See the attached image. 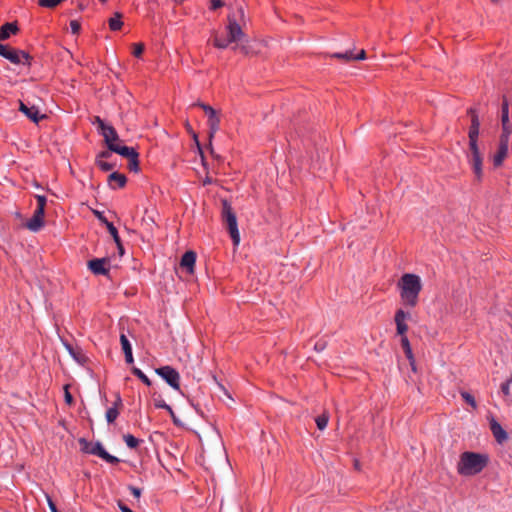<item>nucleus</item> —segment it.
Returning <instances> with one entry per match:
<instances>
[{
	"instance_id": "33",
	"label": "nucleus",
	"mask_w": 512,
	"mask_h": 512,
	"mask_svg": "<svg viewBox=\"0 0 512 512\" xmlns=\"http://www.w3.org/2000/svg\"><path fill=\"white\" fill-rule=\"evenodd\" d=\"M70 356L79 365H84L87 361V354H70Z\"/></svg>"
},
{
	"instance_id": "16",
	"label": "nucleus",
	"mask_w": 512,
	"mask_h": 512,
	"mask_svg": "<svg viewBox=\"0 0 512 512\" xmlns=\"http://www.w3.org/2000/svg\"><path fill=\"white\" fill-rule=\"evenodd\" d=\"M490 429L498 443H503L505 440H507L508 435L506 431L502 428L500 423H498L494 418H492L490 421Z\"/></svg>"
},
{
	"instance_id": "55",
	"label": "nucleus",
	"mask_w": 512,
	"mask_h": 512,
	"mask_svg": "<svg viewBox=\"0 0 512 512\" xmlns=\"http://www.w3.org/2000/svg\"><path fill=\"white\" fill-rule=\"evenodd\" d=\"M225 461L230 465V463H229V461H228V458H227V457L225 458Z\"/></svg>"
},
{
	"instance_id": "35",
	"label": "nucleus",
	"mask_w": 512,
	"mask_h": 512,
	"mask_svg": "<svg viewBox=\"0 0 512 512\" xmlns=\"http://www.w3.org/2000/svg\"><path fill=\"white\" fill-rule=\"evenodd\" d=\"M199 106L204 110L208 118H213L216 116V111L212 107L205 104H199Z\"/></svg>"
},
{
	"instance_id": "50",
	"label": "nucleus",
	"mask_w": 512,
	"mask_h": 512,
	"mask_svg": "<svg viewBox=\"0 0 512 512\" xmlns=\"http://www.w3.org/2000/svg\"><path fill=\"white\" fill-rule=\"evenodd\" d=\"M94 123H97L98 124V128L99 130L101 131V123H105L100 117H96L95 118V122Z\"/></svg>"
},
{
	"instance_id": "14",
	"label": "nucleus",
	"mask_w": 512,
	"mask_h": 512,
	"mask_svg": "<svg viewBox=\"0 0 512 512\" xmlns=\"http://www.w3.org/2000/svg\"><path fill=\"white\" fill-rule=\"evenodd\" d=\"M195 262L196 253L193 251H187L181 257L180 267L184 269L187 273L193 274Z\"/></svg>"
},
{
	"instance_id": "34",
	"label": "nucleus",
	"mask_w": 512,
	"mask_h": 512,
	"mask_svg": "<svg viewBox=\"0 0 512 512\" xmlns=\"http://www.w3.org/2000/svg\"><path fill=\"white\" fill-rule=\"evenodd\" d=\"M512 383V376L501 385V392L504 396H508L510 394V385Z\"/></svg>"
},
{
	"instance_id": "30",
	"label": "nucleus",
	"mask_w": 512,
	"mask_h": 512,
	"mask_svg": "<svg viewBox=\"0 0 512 512\" xmlns=\"http://www.w3.org/2000/svg\"><path fill=\"white\" fill-rule=\"evenodd\" d=\"M138 157L139 156H135V157L128 159L129 160L128 168L130 171L135 172V173H137L140 170Z\"/></svg>"
},
{
	"instance_id": "53",
	"label": "nucleus",
	"mask_w": 512,
	"mask_h": 512,
	"mask_svg": "<svg viewBox=\"0 0 512 512\" xmlns=\"http://www.w3.org/2000/svg\"><path fill=\"white\" fill-rule=\"evenodd\" d=\"M225 395H226V397H228L229 399L233 400V399L231 398V396L228 394V392H227V391L225 392Z\"/></svg>"
},
{
	"instance_id": "20",
	"label": "nucleus",
	"mask_w": 512,
	"mask_h": 512,
	"mask_svg": "<svg viewBox=\"0 0 512 512\" xmlns=\"http://www.w3.org/2000/svg\"><path fill=\"white\" fill-rule=\"evenodd\" d=\"M122 403L120 395H117L116 402L113 407H110L106 411V420L108 423H113L119 415L117 406Z\"/></svg>"
},
{
	"instance_id": "41",
	"label": "nucleus",
	"mask_w": 512,
	"mask_h": 512,
	"mask_svg": "<svg viewBox=\"0 0 512 512\" xmlns=\"http://www.w3.org/2000/svg\"><path fill=\"white\" fill-rule=\"evenodd\" d=\"M405 355H406V357H407V359H408V361H409V364H410V365H411V367H412V370H413L414 372H416V371H417V369H416V365H415V357H414V355H415V354L409 353V354H405Z\"/></svg>"
},
{
	"instance_id": "18",
	"label": "nucleus",
	"mask_w": 512,
	"mask_h": 512,
	"mask_svg": "<svg viewBox=\"0 0 512 512\" xmlns=\"http://www.w3.org/2000/svg\"><path fill=\"white\" fill-rule=\"evenodd\" d=\"M127 182L124 174L113 172L108 176V185L112 189L123 188Z\"/></svg>"
},
{
	"instance_id": "23",
	"label": "nucleus",
	"mask_w": 512,
	"mask_h": 512,
	"mask_svg": "<svg viewBox=\"0 0 512 512\" xmlns=\"http://www.w3.org/2000/svg\"><path fill=\"white\" fill-rule=\"evenodd\" d=\"M108 23H109V28L112 31L120 30L123 26L122 15L120 13L116 12L114 14V16L109 19Z\"/></svg>"
},
{
	"instance_id": "51",
	"label": "nucleus",
	"mask_w": 512,
	"mask_h": 512,
	"mask_svg": "<svg viewBox=\"0 0 512 512\" xmlns=\"http://www.w3.org/2000/svg\"><path fill=\"white\" fill-rule=\"evenodd\" d=\"M221 216L224 217V201H222Z\"/></svg>"
},
{
	"instance_id": "15",
	"label": "nucleus",
	"mask_w": 512,
	"mask_h": 512,
	"mask_svg": "<svg viewBox=\"0 0 512 512\" xmlns=\"http://www.w3.org/2000/svg\"><path fill=\"white\" fill-rule=\"evenodd\" d=\"M410 317L409 313L399 309L395 314V323L399 335H404L408 329L406 321Z\"/></svg>"
},
{
	"instance_id": "7",
	"label": "nucleus",
	"mask_w": 512,
	"mask_h": 512,
	"mask_svg": "<svg viewBox=\"0 0 512 512\" xmlns=\"http://www.w3.org/2000/svg\"><path fill=\"white\" fill-rule=\"evenodd\" d=\"M85 444H86V446H85L84 450L86 453L96 455L110 464L119 463V461H120L119 458L109 454L100 442H98V441L94 442V443L85 442Z\"/></svg>"
},
{
	"instance_id": "9",
	"label": "nucleus",
	"mask_w": 512,
	"mask_h": 512,
	"mask_svg": "<svg viewBox=\"0 0 512 512\" xmlns=\"http://www.w3.org/2000/svg\"><path fill=\"white\" fill-rule=\"evenodd\" d=\"M87 266L94 275H107L110 270V259L94 258L88 261Z\"/></svg>"
},
{
	"instance_id": "21",
	"label": "nucleus",
	"mask_w": 512,
	"mask_h": 512,
	"mask_svg": "<svg viewBox=\"0 0 512 512\" xmlns=\"http://www.w3.org/2000/svg\"><path fill=\"white\" fill-rule=\"evenodd\" d=\"M18 27L14 23H6L0 29V40H6L11 34H16Z\"/></svg>"
},
{
	"instance_id": "47",
	"label": "nucleus",
	"mask_w": 512,
	"mask_h": 512,
	"mask_svg": "<svg viewBox=\"0 0 512 512\" xmlns=\"http://www.w3.org/2000/svg\"><path fill=\"white\" fill-rule=\"evenodd\" d=\"M402 343H403V347L405 350L404 352H411V348H410L407 338H402Z\"/></svg>"
},
{
	"instance_id": "24",
	"label": "nucleus",
	"mask_w": 512,
	"mask_h": 512,
	"mask_svg": "<svg viewBox=\"0 0 512 512\" xmlns=\"http://www.w3.org/2000/svg\"><path fill=\"white\" fill-rule=\"evenodd\" d=\"M220 120L217 116L213 118H208V126H209V137L212 138L214 133L219 130Z\"/></svg>"
},
{
	"instance_id": "12",
	"label": "nucleus",
	"mask_w": 512,
	"mask_h": 512,
	"mask_svg": "<svg viewBox=\"0 0 512 512\" xmlns=\"http://www.w3.org/2000/svg\"><path fill=\"white\" fill-rule=\"evenodd\" d=\"M44 216L45 211L40 209H35L33 216L26 222L25 227L32 231L38 232L44 227Z\"/></svg>"
},
{
	"instance_id": "17",
	"label": "nucleus",
	"mask_w": 512,
	"mask_h": 512,
	"mask_svg": "<svg viewBox=\"0 0 512 512\" xmlns=\"http://www.w3.org/2000/svg\"><path fill=\"white\" fill-rule=\"evenodd\" d=\"M110 151L117 153L127 159L139 156L138 152L133 147H128L118 143L116 146L110 145Z\"/></svg>"
},
{
	"instance_id": "54",
	"label": "nucleus",
	"mask_w": 512,
	"mask_h": 512,
	"mask_svg": "<svg viewBox=\"0 0 512 512\" xmlns=\"http://www.w3.org/2000/svg\"><path fill=\"white\" fill-rule=\"evenodd\" d=\"M67 349L69 350V353H72V352H73V350H72V348H71V347L67 346Z\"/></svg>"
},
{
	"instance_id": "49",
	"label": "nucleus",
	"mask_w": 512,
	"mask_h": 512,
	"mask_svg": "<svg viewBox=\"0 0 512 512\" xmlns=\"http://www.w3.org/2000/svg\"><path fill=\"white\" fill-rule=\"evenodd\" d=\"M125 361L127 364L132 365L134 363L133 354H125Z\"/></svg>"
},
{
	"instance_id": "10",
	"label": "nucleus",
	"mask_w": 512,
	"mask_h": 512,
	"mask_svg": "<svg viewBox=\"0 0 512 512\" xmlns=\"http://www.w3.org/2000/svg\"><path fill=\"white\" fill-rule=\"evenodd\" d=\"M501 124H502V134L500 136V139L504 138L506 140L510 141V136L512 134V124L509 120V108H508V102L504 100L502 104V111H501Z\"/></svg>"
},
{
	"instance_id": "28",
	"label": "nucleus",
	"mask_w": 512,
	"mask_h": 512,
	"mask_svg": "<svg viewBox=\"0 0 512 512\" xmlns=\"http://www.w3.org/2000/svg\"><path fill=\"white\" fill-rule=\"evenodd\" d=\"M96 164L102 171H110L114 168V164L103 159H96Z\"/></svg>"
},
{
	"instance_id": "1",
	"label": "nucleus",
	"mask_w": 512,
	"mask_h": 512,
	"mask_svg": "<svg viewBox=\"0 0 512 512\" xmlns=\"http://www.w3.org/2000/svg\"><path fill=\"white\" fill-rule=\"evenodd\" d=\"M226 49L247 55L250 53L249 38L244 32L247 25L245 1L234 0L226 16Z\"/></svg>"
},
{
	"instance_id": "13",
	"label": "nucleus",
	"mask_w": 512,
	"mask_h": 512,
	"mask_svg": "<svg viewBox=\"0 0 512 512\" xmlns=\"http://www.w3.org/2000/svg\"><path fill=\"white\" fill-rule=\"evenodd\" d=\"M508 147H509V140H506L505 138H504V140L503 139L499 140L497 152L492 156V161H493V164L495 167H498L503 163L505 157L508 154Z\"/></svg>"
},
{
	"instance_id": "29",
	"label": "nucleus",
	"mask_w": 512,
	"mask_h": 512,
	"mask_svg": "<svg viewBox=\"0 0 512 512\" xmlns=\"http://www.w3.org/2000/svg\"><path fill=\"white\" fill-rule=\"evenodd\" d=\"M120 342H121L123 352H132V347H131L130 341L126 335L121 334Z\"/></svg>"
},
{
	"instance_id": "19",
	"label": "nucleus",
	"mask_w": 512,
	"mask_h": 512,
	"mask_svg": "<svg viewBox=\"0 0 512 512\" xmlns=\"http://www.w3.org/2000/svg\"><path fill=\"white\" fill-rule=\"evenodd\" d=\"M19 110L24 113L34 123H38L40 120L39 110L35 106L28 107L25 103L20 101ZM43 116H41L42 118Z\"/></svg>"
},
{
	"instance_id": "46",
	"label": "nucleus",
	"mask_w": 512,
	"mask_h": 512,
	"mask_svg": "<svg viewBox=\"0 0 512 512\" xmlns=\"http://www.w3.org/2000/svg\"><path fill=\"white\" fill-rule=\"evenodd\" d=\"M111 152L112 151H102L98 156H97V159H105V158H108L111 156Z\"/></svg>"
},
{
	"instance_id": "42",
	"label": "nucleus",
	"mask_w": 512,
	"mask_h": 512,
	"mask_svg": "<svg viewBox=\"0 0 512 512\" xmlns=\"http://www.w3.org/2000/svg\"><path fill=\"white\" fill-rule=\"evenodd\" d=\"M156 407L165 409V410L169 411L171 414L173 413L172 408L165 401H160V402L156 403Z\"/></svg>"
},
{
	"instance_id": "8",
	"label": "nucleus",
	"mask_w": 512,
	"mask_h": 512,
	"mask_svg": "<svg viewBox=\"0 0 512 512\" xmlns=\"http://www.w3.org/2000/svg\"><path fill=\"white\" fill-rule=\"evenodd\" d=\"M226 228L233 242L234 247L240 243V233L238 229L236 216L226 207Z\"/></svg>"
},
{
	"instance_id": "2",
	"label": "nucleus",
	"mask_w": 512,
	"mask_h": 512,
	"mask_svg": "<svg viewBox=\"0 0 512 512\" xmlns=\"http://www.w3.org/2000/svg\"><path fill=\"white\" fill-rule=\"evenodd\" d=\"M468 113L471 116V126L468 132L469 150L467 153V161L476 180L480 181L483 177V153L478 145L480 121L475 109L471 108Z\"/></svg>"
},
{
	"instance_id": "27",
	"label": "nucleus",
	"mask_w": 512,
	"mask_h": 512,
	"mask_svg": "<svg viewBox=\"0 0 512 512\" xmlns=\"http://www.w3.org/2000/svg\"><path fill=\"white\" fill-rule=\"evenodd\" d=\"M328 416L325 414H322L316 418V425L319 430H324L328 424Z\"/></svg>"
},
{
	"instance_id": "25",
	"label": "nucleus",
	"mask_w": 512,
	"mask_h": 512,
	"mask_svg": "<svg viewBox=\"0 0 512 512\" xmlns=\"http://www.w3.org/2000/svg\"><path fill=\"white\" fill-rule=\"evenodd\" d=\"M132 373L138 377L145 385L151 386L150 379L140 370L139 368L133 366L132 367Z\"/></svg>"
},
{
	"instance_id": "31",
	"label": "nucleus",
	"mask_w": 512,
	"mask_h": 512,
	"mask_svg": "<svg viewBox=\"0 0 512 512\" xmlns=\"http://www.w3.org/2000/svg\"><path fill=\"white\" fill-rule=\"evenodd\" d=\"M332 56L339 59H344L346 61L354 60V54L352 53V51H346L344 53H335Z\"/></svg>"
},
{
	"instance_id": "36",
	"label": "nucleus",
	"mask_w": 512,
	"mask_h": 512,
	"mask_svg": "<svg viewBox=\"0 0 512 512\" xmlns=\"http://www.w3.org/2000/svg\"><path fill=\"white\" fill-rule=\"evenodd\" d=\"M144 51V45L142 43H136L133 45V55L137 58L141 57Z\"/></svg>"
},
{
	"instance_id": "5",
	"label": "nucleus",
	"mask_w": 512,
	"mask_h": 512,
	"mask_svg": "<svg viewBox=\"0 0 512 512\" xmlns=\"http://www.w3.org/2000/svg\"><path fill=\"white\" fill-rule=\"evenodd\" d=\"M159 375L172 389L180 391V375L178 371L171 366H162L155 369Z\"/></svg>"
},
{
	"instance_id": "26",
	"label": "nucleus",
	"mask_w": 512,
	"mask_h": 512,
	"mask_svg": "<svg viewBox=\"0 0 512 512\" xmlns=\"http://www.w3.org/2000/svg\"><path fill=\"white\" fill-rule=\"evenodd\" d=\"M123 439L126 445L131 449H134L139 445V440L131 434L124 435Z\"/></svg>"
},
{
	"instance_id": "32",
	"label": "nucleus",
	"mask_w": 512,
	"mask_h": 512,
	"mask_svg": "<svg viewBox=\"0 0 512 512\" xmlns=\"http://www.w3.org/2000/svg\"><path fill=\"white\" fill-rule=\"evenodd\" d=\"M35 198H36V201H37L36 209H40V210L45 211V206H46V203H47L46 197L44 195H36Z\"/></svg>"
},
{
	"instance_id": "4",
	"label": "nucleus",
	"mask_w": 512,
	"mask_h": 512,
	"mask_svg": "<svg viewBox=\"0 0 512 512\" xmlns=\"http://www.w3.org/2000/svg\"><path fill=\"white\" fill-rule=\"evenodd\" d=\"M487 463L488 457L486 455L466 451L461 454L457 469L459 474L471 476L480 473Z\"/></svg>"
},
{
	"instance_id": "48",
	"label": "nucleus",
	"mask_w": 512,
	"mask_h": 512,
	"mask_svg": "<svg viewBox=\"0 0 512 512\" xmlns=\"http://www.w3.org/2000/svg\"><path fill=\"white\" fill-rule=\"evenodd\" d=\"M365 55V51L361 50L357 55H354V60H364Z\"/></svg>"
},
{
	"instance_id": "22",
	"label": "nucleus",
	"mask_w": 512,
	"mask_h": 512,
	"mask_svg": "<svg viewBox=\"0 0 512 512\" xmlns=\"http://www.w3.org/2000/svg\"><path fill=\"white\" fill-rule=\"evenodd\" d=\"M105 225H106L109 233L113 237L114 242L117 244L120 253L123 254V251H124L123 246L121 244V240L118 235V231H117L116 227L113 225V223L109 222L108 220H105Z\"/></svg>"
},
{
	"instance_id": "3",
	"label": "nucleus",
	"mask_w": 512,
	"mask_h": 512,
	"mask_svg": "<svg viewBox=\"0 0 512 512\" xmlns=\"http://www.w3.org/2000/svg\"><path fill=\"white\" fill-rule=\"evenodd\" d=\"M400 296L404 304L414 307L418 303L419 293L422 289L421 278L412 273H405L398 281Z\"/></svg>"
},
{
	"instance_id": "37",
	"label": "nucleus",
	"mask_w": 512,
	"mask_h": 512,
	"mask_svg": "<svg viewBox=\"0 0 512 512\" xmlns=\"http://www.w3.org/2000/svg\"><path fill=\"white\" fill-rule=\"evenodd\" d=\"M462 397L463 399L469 404L471 405L473 408H476V402H475V399L474 397L469 394L468 392H462Z\"/></svg>"
},
{
	"instance_id": "38",
	"label": "nucleus",
	"mask_w": 512,
	"mask_h": 512,
	"mask_svg": "<svg viewBox=\"0 0 512 512\" xmlns=\"http://www.w3.org/2000/svg\"><path fill=\"white\" fill-rule=\"evenodd\" d=\"M209 41L212 42L213 45L217 48L224 47V43H223L222 39L217 34H215Z\"/></svg>"
},
{
	"instance_id": "40",
	"label": "nucleus",
	"mask_w": 512,
	"mask_h": 512,
	"mask_svg": "<svg viewBox=\"0 0 512 512\" xmlns=\"http://www.w3.org/2000/svg\"><path fill=\"white\" fill-rule=\"evenodd\" d=\"M70 29L73 34H78L81 29V25L77 20H72L70 21Z\"/></svg>"
},
{
	"instance_id": "43",
	"label": "nucleus",
	"mask_w": 512,
	"mask_h": 512,
	"mask_svg": "<svg viewBox=\"0 0 512 512\" xmlns=\"http://www.w3.org/2000/svg\"><path fill=\"white\" fill-rule=\"evenodd\" d=\"M130 492L133 494L134 497L140 498L142 490L140 488H137L135 486H129Z\"/></svg>"
},
{
	"instance_id": "11",
	"label": "nucleus",
	"mask_w": 512,
	"mask_h": 512,
	"mask_svg": "<svg viewBox=\"0 0 512 512\" xmlns=\"http://www.w3.org/2000/svg\"><path fill=\"white\" fill-rule=\"evenodd\" d=\"M101 135L104 138V141L110 150V145L116 146L119 143V136L117 131L111 125H107L105 123H101Z\"/></svg>"
},
{
	"instance_id": "45",
	"label": "nucleus",
	"mask_w": 512,
	"mask_h": 512,
	"mask_svg": "<svg viewBox=\"0 0 512 512\" xmlns=\"http://www.w3.org/2000/svg\"><path fill=\"white\" fill-rule=\"evenodd\" d=\"M222 5H223L222 0H211L210 9L216 10V9L222 7Z\"/></svg>"
},
{
	"instance_id": "44",
	"label": "nucleus",
	"mask_w": 512,
	"mask_h": 512,
	"mask_svg": "<svg viewBox=\"0 0 512 512\" xmlns=\"http://www.w3.org/2000/svg\"><path fill=\"white\" fill-rule=\"evenodd\" d=\"M46 498H47V504L49 506V509L51 512H59L55 503L52 501V499L50 498V496L46 495Z\"/></svg>"
},
{
	"instance_id": "39",
	"label": "nucleus",
	"mask_w": 512,
	"mask_h": 512,
	"mask_svg": "<svg viewBox=\"0 0 512 512\" xmlns=\"http://www.w3.org/2000/svg\"><path fill=\"white\" fill-rule=\"evenodd\" d=\"M64 398H65V402L68 405H71L73 403V397H72L71 393L69 392V386L68 385L64 386Z\"/></svg>"
},
{
	"instance_id": "52",
	"label": "nucleus",
	"mask_w": 512,
	"mask_h": 512,
	"mask_svg": "<svg viewBox=\"0 0 512 512\" xmlns=\"http://www.w3.org/2000/svg\"><path fill=\"white\" fill-rule=\"evenodd\" d=\"M98 217L99 219L105 224V220H107L106 218L102 217L100 214H98Z\"/></svg>"
},
{
	"instance_id": "57",
	"label": "nucleus",
	"mask_w": 512,
	"mask_h": 512,
	"mask_svg": "<svg viewBox=\"0 0 512 512\" xmlns=\"http://www.w3.org/2000/svg\"><path fill=\"white\" fill-rule=\"evenodd\" d=\"M101 2H105L106 0H100Z\"/></svg>"
},
{
	"instance_id": "56",
	"label": "nucleus",
	"mask_w": 512,
	"mask_h": 512,
	"mask_svg": "<svg viewBox=\"0 0 512 512\" xmlns=\"http://www.w3.org/2000/svg\"><path fill=\"white\" fill-rule=\"evenodd\" d=\"M492 2H497L498 0H491Z\"/></svg>"
},
{
	"instance_id": "6",
	"label": "nucleus",
	"mask_w": 512,
	"mask_h": 512,
	"mask_svg": "<svg viewBox=\"0 0 512 512\" xmlns=\"http://www.w3.org/2000/svg\"><path fill=\"white\" fill-rule=\"evenodd\" d=\"M0 55L13 64H21L27 62L29 64L30 56L22 50L11 48L0 43Z\"/></svg>"
}]
</instances>
